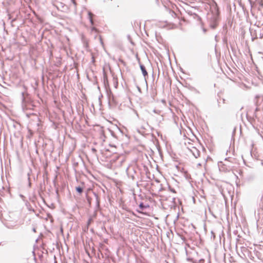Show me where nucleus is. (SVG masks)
Returning <instances> with one entry per match:
<instances>
[{"label":"nucleus","mask_w":263,"mask_h":263,"mask_svg":"<svg viewBox=\"0 0 263 263\" xmlns=\"http://www.w3.org/2000/svg\"><path fill=\"white\" fill-rule=\"evenodd\" d=\"M76 191L79 193V194L81 195L83 192V187L78 186L76 187Z\"/></svg>","instance_id":"9"},{"label":"nucleus","mask_w":263,"mask_h":263,"mask_svg":"<svg viewBox=\"0 0 263 263\" xmlns=\"http://www.w3.org/2000/svg\"><path fill=\"white\" fill-rule=\"evenodd\" d=\"M92 221V218H89L87 221V225L89 226Z\"/></svg>","instance_id":"16"},{"label":"nucleus","mask_w":263,"mask_h":263,"mask_svg":"<svg viewBox=\"0 0 263 263\" xmlns=\"http://www.w3.org/2000/svg\"><path fill=\"white\" fill-rule=\"evenodd\" d=\"M211 13L209 14L208 20L209 25L212 29H215L219 21V10L217 4L213 2L210 6Z\"/></svg>","instance_id":"1"},{"label":"nucleus","mask_w":263,"mask_h":263,"mask_svg":"<svg viewBox=\"0 0 263 263\" xmlns=\"http://www.w3.org/2000/svg\"><path fill=\"white\" fill-rule=\"evenodd\" d=\"M194 147V146L192 145V144H191V145L190 144V146H188L187 147Z\"/></svg>","instance_id":"23"},{"label":"nucleus","mask_w":263,"mask_h":263,"mask_svg":"<svg viewBox=\"0 0 263 263\" xmlns=\"http://www.w3.org/2000/svg\"><path fill=\"white\" fill-rule=\"evenodd\" d=\"M261 164L263 165V162H261Z\"/></svg>","instance_id":"33"},{"label":"nucleus","mask_w":263,"mask_h":263,"mask_svg":"<svg viewBox=\"0 0 263 263\" xmlns=\"http://www.w3.org/2000/svg\"><path fill=\"white\" fill-rule=\"evenodd\" d=\"M91 31L97 32V29L95 27H92L91 28Z\"/></svg>","instance_id":"18"},{"label":"nucleus","mask_w":263,"mask_h":263,"mask_svg":"<svg viewBox=\"0 0 263 263\" xmlns=\"http://www.w3.org/2000/svg\"><path fill=\"white\" fill-rule=\"evenodd\" d=\"M262 36L261 35V33H260V34L259 38L262 39Z\"/></svg>","instance_id":"26"},{"label":"nucleus","mask_w":263,"mask_h":263,"mask_svg":"<svg viewBox=\"0 0 263 263\" xmlns=\"http://www.w3.org/2000/svg\"><path fill=\"white\" fill-rule=\"evenodd\" d=\"M92 62H95V58L93 57H92Z\"/></svg>","instance_id":"21"},{"label":"nucleus","mask_w":263,"mask_h":263,"mask_svg":"<svg viewBox=\"0 0 263 263\" xmlns=\"http://www.w3.org/2000/svg\"><path fill=\"white\" fill-rule=\"evenodd\" d=\"M86 199L88 201V203L89 204H91V198L89 196H88L87 194H86Z\"/></svg>","instance_id":"14"},{"label":"nucleus","mask_w":263,"mask_h":263,"mask_svg":"<svg viewBox=\"0 0 263 263\" xmlns=\"http://www.w3.org/2000/svg\"><path fill=\"white\" fill-rule=\"evenodd\" d=\"M21 197L22 198L24 197V196L23 195H21Z\"/></svg>","instance_id":"30"},{"label":"nucleus","mask_w":263,"mask_h":263,"mask_svg":"<svg viewBox=\"0 0 263 263\" xmlns=\"http://www.w3.org/2000/svg\"><path fill=\"white\" fill-rule=\"evenodd\" d=\"M33 231L35 232V229H33Z\"/></svg>","instance_id":"31"},{"label":"nucleus","mask_w":263,"mask_h":263,"mask_svg":"<svg viewBox=\"0 0 263 263\" xmlns=\"http://www.w3.org/2000/svg\"><path fill=\"white\" fill-rule=\"evenodd\" d=\"M126 173L129 178L132 179L133 180H135L136 171L133 167H128L126 169Z\"/></svg>","instance_id":"3"},{"label":"nucleus","mask_w":263,"mask_h":263,"mask_svg":"<svg viewBox=\"0 0 263 263\" xmlns=\"http://www.w3.org/2000/svg\"><path fill=\"white\" fill-rule=\"evenodd\" d=\"M92 151L93 152H96V149L94 148H92Z\"/></svg>","instance_id":"20"},{"label":"nucleus","mask_w":263,"mask_h":263,"mask_svg":"<svg viewBox=\"0 0 263 263\" xmlns=\"http://www.w3.org/2000/svg\"><path fill=\"white\" fill-rule=\"evenodd\" d=\"M203 31H204V32H205L206 30L204 28L203 29Z\"/></svg>","instance_id":"24"},{"label":"nucleus","mask_w":263,"mask_h":263,"mask_svg":"<svg viewBox=\"0 0 263 263\" xmlns=\"http://www.w3.org/2000/svg\"><path fill=\"white\" fill-rule=\"evenodd\" d=\"M93 194L94 195L95 198H96V211L97 210L100 209V200H99V196L97 193H96L95 192H93ZM96 215H97V214H96V212L94 214V216L95 217V216H96Z\"/></svg>","instance_id":"5"},{"label":"nucleus","mask_w":263,"mask_h":263,"mask_svg":"<svg viewBox=\"0 0 263 263\" xmlns=\"http://www.w3.org/2000/svg\"><path fill=\"white\" fill-rule=\"evenodd\" d=\"M111 102L115 103L114 97L113 96L111 97H109V103L110 104Z\"/></svg>","instance_id":"11"},{"label":"nucleus","mask_w":263,"mask_h":263,"mask_svg":"<svg viewBox=\"0 0 263 263\" xmlns=\"http://www.w3.org/2000/svg\"><path fill=\"white\" fill-rule=\"evenodd\" d=\"M28 186H29V187H31V182H30V180H28Z\"/></svg>","instance_id":"19"},{"label":"nucleus","mask_w":263,"mask_h":263,"mask_svg":"<svg viewBox=\"0 0 263 263\" xmlns=\"http://www.w3.org/2000/svg\"><path fill=\"white\" fill-rule=\"evenodd\" d=\"M94 16V14L91 12L90 11L88 12V18L89 20V22L91 25H94V22L92 19V17Z\"/></svg>","instance_id":"7"},{"label":"nucleus","mask_w":263,"mask_h":263,"mask_svg":"<svg viewBox=\"0 0 263 263\" xmlns=\"http://www.w3.org/2000/svg\"><path fill=\"white\" fill-rule=\"evenodd\" d=\"M187 260L190 261H192L193 263H197V260H194L193 258L189 257Z\"/></svg>","instance_id":"12"},{"label":"nucleus","mask_w":263,"mask_h":263,"mask_svg":"<svg viewBox=\"0 0 263 263\" xmlns=\"http://www.w3.org/2000/svg\"><path fill=\"white\" fill-rule=\"evenodd\" d=\"M258 108H256V109H255V111H258Z\"/></svg>","instance_id":"29"},{"label":"nucleus","mask_w":263,"mask_h":263,"mask_svg":"<svg viewBox=\"0 0 263 263\" xmlns=\"http://www.w3.org/2000/svg\"><path fill=\"white\" fill-rule=\"evenodd\" d=\"M149 205L148 204H144V203L143 202H141L139 205V208L141 210H144L145 209H146V208H149Z\"/></svg>","instance_id":"8"},{"label":"nucleus","mask_w":263,"mask_h":263,"mask_svg":"<svg viewBox=\"0 0 263 263\" xmlns=\"http://www.w3.org/2000/svg\"><path fill=\"white\" fill-rule=\"evenodd\" d=\"M188 13L191 15L194 16V18H197L198 20H200L201 19L200 17L195 13H192L191 11H189Z\"/></svg>","instance_id":"10"},{"label":"nucleus","mask_w":263,"mask_h":263,"mask_svg":"<svg viewBox=\"0 0 263 263\" xmlns=\"http://www.w3.org/2000/svg\"><path fill=\"white\" fill-rule=\"evenodd\" d=\"M137 212L139 213H142V212L138 210H137Z\"/></svg>","instance_id":"22"},{"label":"nucleus","mask_w":263,"mask_h":263,"mask_svg":"<svg viewBox=\"0 0 263 263\" xmlns=\"http://www.w3.org/2000/svg\"><path fill=\"white\" fill-rule=\"evenodd\" d=\"M118 61H119V62L121 64H123L124 66H125V65L126 63H125V61H124V60H123L122 59H119Z\"/></svg>","instance_id":"13"},{"label":"nucleus","mask_w":263,"mask_h":263,"mask_svg":"<svg viewBox=\"0 0 263 263\" xmlns=\"http://www.w3.org/2000/svg\"><path fill=\"white\" fill-rule=\"evenodd\" d=\"M262 101H263V96H262Z\"/></svg>","instance_id":"32"},{"label":"nucleus","mask_w":263,"mask_h":263,"mask_svg":"<svg viewBox=\"0 0 263 263\" xmlns=\"http://www.w3.org/2000/svg\"><path fill=\"white\" fill-rule=\"evenodd\" d=\"M154 112H155V113H157V110H155V109H154Z\"/></svg>","instance_id":"27"},{"label":"nucleus","mask_w":263,"mask_h":263,"mask_svg":"<svg viewBox=\"0 0 263 263\" xmlns=\"http://www.w3.org/2000/svg\"><path fill=\"white\" fill-rule=\"evenodd\" d=\"M140 69L141 70V71L142 72V74L143 75V76L145 78L146 76L147 77L148 76V73H147V72L146 70V68L145 67V66L142 65V64H140Z\"/></svg>","instance_id":"6"},{"label":"nucleus","mask_w":263,"mask_h":263,"mask_svg":"<svg viewBox=\"0 0 263 263\" xmlns=\"http://www.w3.org/2000/svg\"><path fill=\"white\" fill-rule=\"evenodd\" d=\"M15 21V18H14V19H13V20H12L11 22H14V21Z\"/></svg>","instance_id":"28"},{"label":"nucleus","mask_w":263,"mask_h":263,"mask_svg":"<svg viewBox=\"0 0 263 263\" xmlns=\"http://www.w3.org/2000/svg\"><path fill=\"white\" fill-rule=\"evenodd\" d=\"M187 149L193 154L195 158H197L200 156V152L196 147H187Z\"/></svg>","instance_id":"4"},{"label":"nucleus","mask_w":263,"mask_h":263,"mask_svg":"<svg viewBox=\"0 0 263 263\" xmlns=\"http://www.w3.org/2000/svg\"><path fill=\"white\" fill-rule=\"evenodd\" d=\"M204 262V260L203 259H201L197 260V263H203Z\"/></svg>","instance_id":"17"},{"label":"nucleus","mask_w":263,"mask_h":263,"mask_svg":"<svg viewBox=\"0 0 263 263\" xmlns=\"http://www.w3.org/2000/svg\"><path fill=\"white\" fill-rule=\"evenodd\" d=\"M31 173V170H30L29 172H28L27 173V176H28V180H30V174Z\"/></svg>","instance_id":"15"},{"label":"nucleus","mask_w":263,"mask_h":263,"mask_svg":"<svg viewBox=\"0 0 263 263\" xmlns=\"http://www.w3.org/2000/svg\"><path fill=\"white\" fill-rule=\"evenodd\" d=\"M22 105L23 109L24 111L27 110H33L35 106L34 105L33 101L29 97V95L27 93H25V92H22Z\"/></svg>","instance_id":"2"},{"label":"nucleus","mask_w":263,"mask_h":263,"mask_svg":"<svg viewBox=\"0 0 263 263\" xmlns=\"http://www.w3.org/2000/svg\"><path fill=\"white\" fill-rule=\"evenodd\" d=\"M138 89L139 91H141V89L139 87H138Z\"/></svg>","instance_id":"25"}]
</instances>
